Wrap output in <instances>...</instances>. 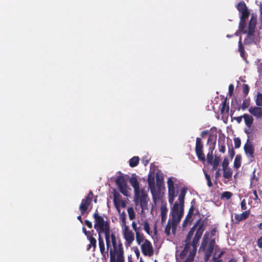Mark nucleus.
<instances>
[{
    "label": "nucleus",
    "instance_id": "obj_16",
    "mask_svg": "<svg viewBox=\"0 0 262 262\" xmlns=\"http://www.w3.org/2000/svg\"><path fill=\"white\" fill-rule=\"evenodd\" d=\"M167 211L166 203L162 202L160 206V215L162 222H165L166 220Z\"/></svg>",
    "mask_w": 262,
    "mask_h": 262
},
{
    "label": "nucleus",
    "instance_id": "obj_17",
    "mask_svg": "<svg viewBox=\"0 0 262 262\" xmlns=\"http://www.w3.org/2000/svg\"><path fill=\"white\" fill-rule=\"evenodd\" d=\"M249 112L256 118H259L262 117V107H250L249 109Z\"/></svg>",
    "mask_w": 262,
    "mask_h": 262
},
{
    "label": "nucleus",
    "instance_id": "obj_32",
    "mask_svg": "<svg viewBox=\"0 0 262 262\" xmlns=\"http://www.w3.org/2000/svg\"><path fill=\"white\" fill-rule=\"evenodd\" d=\"M195 226L193 227L191 229L190 231L189 232V233L187 235V236L186 237V243H189L190 242V240L194 233V232L195 230Z\"/></svg>",
    "mask_w": 262,
    "mask_h": 262
},
{
    "label": "nucleus",
    "instance_id": "obj_26",
    "mask_svg": "<svg viewBox=\"0 0 262 262\" xmlns=\"http://www.w3.org/2000/svg\"><path fill=\"white\" fill-rule=\"evenodd\" d=\"M144 230L149 235L152 234V231L150 230L149 225L147 221H144L142 224Z\"/></svg>",
    "mask_w": 262,
    "mask_h": 262
},
{
    "label": "nucleus",
    "instance_id": "obj_50",
    "mask_svg": "<svg viewBox=\"0 0 262 262\" xmlns=\"http://www.w3.org/2000/svg\"><path fill=\"white\" fill-rule=\"evenodd\" d=\"M82 230H83V232L85 233V235L87 234V232L86 231V229L85 228H82Z\"/></svg>",
    "mask_w": 262,
    "mask_h": 262
},
{
    "label": "nucleus",
    "instance_id": "obj_57",
    "mask_svg": "<svg viewBox=\"0 0 262 262\" xmlns=\"http://www.w3.org/2000/svg\"><path fill=\"white\" fill-rule=\"evenodd\" d=\"M245 108V107H244V106L242 107V108H243V109H244Z\"/></svg>",
    "mask_w": 262,
    "mask_h": 262
},
{
    "label": "nucleus",
    "instance_id": "obj_40",
    "mask_svg": "<svg viewBox=\"0 0 262 262\" xmlns=\"http://www.w3.org/2000/svg\"><path fill=\"white\" fill-rule=\"evenodd\" d=\"M241 208L242 210L246 209V203L245 200H243L241 202Z\"/></svg>",
    "mask_w": 262,
    "mask_h": 262
},
{
    "label": "nucleus",
    "instance_id": "obj_2",
    "mask_svg": "<svg viewBox=\"0 0 262 262\" xmlns=\"http://www.w3.org/2000/svg\"><path fill=\"white\" fill-rule=\"evenodd\" d=\"M216 230L213 229L204 234L199 251H205V260L208 261L212 255V262H223L219 259L223 253L217 245L215 244Z\"/></svg>",
    "mask_w": 262,
    "mask_h": 262
},
{
    "label": "nucleus",
    "instance_id": "obj_29",
    "mask_svg": "<svg viewBox=\"0 0 262 262\" xmlns=\"http://www.w3.org/2000/svg\"><path fill=\"white\" fill-rule=\"evenodd\" d=\"M139 158L138 157H134L129 160V165L133 167L137 165L139 163Z\"/></svg>",
    "mask_w": 262,
    "mask_h": 262
},
{
    "label": "nucleus",
    "instance_id": "obj_13",
    "mask_svg": "<svg viewBox=\"0 0 262 262\" xmlns=\"http://www.w3.org/2000/svg\"><path fill=\"white\" fill-rule=\"evenodd\" d=\"M203 144L201 143V139L199 138L196 140L195 151L199 159L203 161H205V156L203 152Z\"/></svg>",
    "mask_w": 262,
    "mask_h": 262
},
{
    "label": "nucleus",
    "instance_id": "obj_18",
    "mask_svg": "<svg viewBox=\"0 0 262 262\" xmlns=\"http://www.w3.org/2000/svg\"><path fill=\"white\" fill-rule=\"evenodd\" d=\"M244 149L247 155L251 158L253 157L254 147L252 144L247 143L244 146Z\"/></svg>",
    "mask_w": 262,
    "mask_h": 262
},
{
    "label": "nucleus",
    "instance_id": "obj_53",
    "mask_svg": "<svg viewBox=\"0 0 262 262\" xmlns=\"http://www.w3.org/2000/svg\"><path fill=\"white\" fill-rule=\"evenodd\" d=\"M245 132L246 133H247V134H249V130H247L246 129L245 130Z\"/></svg>",
    "mask_w": 262,
    "mask_h": 262
},
{
    "label": "nucleus",
    "instance_id": "obj_48",
    "mask_svg": "<svg viewBox=\"0 0 262 262\" xmlns=\"http://www.w3.org/2000/svg\"><path fill=\"white\" fill-rule=\"evenodd\" d=\"M244 92L247 93L248 91V87L247 85H245Z\"/></svg>",
    "mask_w": 262,
    "mask_h": 262
},
{
    "label": "nucleus",
    "instance_id": "obj_22",
    "mask_svg": "<svg viewBox=\"0 0 262 262\" xmlns=\"http://www.w3.org/2000/svg\"><path fill=\"white\" fill-rule=\"evenodd\" d=\"M221 161V158L220 156H215L214 158L209 163L212 166V168L214 170L216 169Z\"/></svg>",
    "mask_w": 262,
    "mask_h": 262
},
{
    "label": "nucleus",
    "instance_id": "obj_51",
    "mask_svg": "<svg viewBox=\"0 0 262 262\" xmlns=\"http://www.w3.org/2000/svg\"><path fill=\"white\" fill-rule=\"evenodd\" d=\"M259 229H262V223L259 225Z\"/></svg>",
    "mask_w": 262,
    "mask_h": 262
},
{
    "label": "nucleus",
    "instance_id": "obj_9",
    "mask_svg": "<svg viewBox=\"0 0 262 262\" xmlns=\"http://www.w3.org/2000/svg\"><path fill=\"white\" fill-rule=\"evenodd\" d=\"M121 229L123 236L125 241V245L130 246L135 240L134 233L130 230L129 226Z\"/></svg>",
    "mask_w": 262,
    "mask_h": 262
},
{
    "label": "nucleus",
    "instance_id": "obj_10",
    "mask_svg": "<svg viewBox=\"0 0 262 262\" xmlns=\"http://www.w3.org/2000/svg\"><path fill=\"white\" fill-rule=\"evenodd\" d=\"M237 8L241 13V21L239 23H245L246 19L249 17L250 14L245 3L244 2L239 3L237 5Z\"/></svg>",
    "mask_w": 262,
    "mask_h": 262
},
{
    "label": "nucleus",
    "instance_id": "obj_6",
    "mask_svg": "<svg viewBox=\"0 0 262 262\" xmlns=\"http://www.w3.org/2000/svg\"><path fill=\"white\" fill-rule=\"evenodd\" d=\"M137 243L140 246L141 252L146 256L151 257L154 250L151 243L146 239L141 233H137Z\"/></svg>",
    "mask_w": 262,
    "mask_h": 262
},
{
    "label": "nucleus",
    "instance_id": "obj_25",
    "mask_svg": "<svg viewBox=\"0 0 262 262\" xmlns=\"http://www.w3.org/2000/svg\"><path fill=\"white\" fill-rule=\"evenodd\" d=\"M120 220H121L120 225L121 228L128 226L126 224V214L124 212H123L120 214Z\"/></svg>",
    "mask_w": 262,
    "mask_h": 262
},
{
    "label": "nucleus",
    "instance_id": "obj_4",
    "mask_svg": "<svg viewBox=\"0 0 262 262\" xmlns=\"http://www.w3.org/2000/svg\"><path fill=\"white\" fill-rule=\"evenodd\" d=\"M129 183L133 187L134 191V202L136 206L139 205L141 208V213L147 209V205L149 199L147 191L140 186V182L137 176L132 174L129 179Z\"/></svg>",
    "mask_w": 262,
    "mask_h": 262
},
{
    "label": "nucleus",
    "instance_id": "obj_8",
    "mask_svg": "<svg viewBox=\"0 0 262 262\" xmlns=\"http://www.w3.org/2000/svg\"><path fill=\"white\" fill-rule=\"evenodd\" d=\"M116 184L119 191L124 195L128 196L130 195L131 188L127 184V181L125 177L122 175L118 176L116 180Z\"/></svg>",
    "mask_w": 262,
    "mask_h": 262
},
{
    "label": "nucleus",
    "instance_id": "obj_27",
    "mask_svg": "<svg viewBox=\"0 0 262 262\" xmlns=\"http://www.w3.org/2000/svg\"><path fill=\"white\" fill-rule=\"evenodd\" d=\"M223 170V177L229 179L232 174V172L230 168L224 169Z\"/></svg>",
    "mask_w": 262,
    "mask_h": 262
},
{
    "label": "nucleus",
    "instance_id": "obj_28",
    "mask_svg": "<svg viewBox=\"0 0 262 262\" xmlns=\"http://www.w3.org/2000/svg\"><path fill=\"white\" fill-rule=\"evenodd\" d=\"M127 213L128 214L129 219L130 220H133L135 219V212L133 207H128L127 208Z\"/></svg>",
    "mask_w": 262,
    "mask_h": 262
},
{
    "label": "nucleus",
    "instance_id": "obj_1",
    "mask_svg": "<svg viewBox=\"0 0 262 262\" xmlns=\"http://www.w3.org/2000/svg\"><path fill=\"white\" fill-rule=\"evenodd\" d=\"M94 228L98 232L100 251L102 258L106 259L109 255L111 262H123V247L121 241L111 231L108 219L96 212Z\"/></svg>",
    "mask_w": 262,
    "mask_h": 262
},
{
    "label": "nucleus",
    "instance_id": "obj_12",
    "mask_svg": "<svg viewBox=\"0 0 262 262\" xmlns=\"http://www.w3.org/2000/svg\"><path fill=\"white\" fill-rule=\"evenodd\" d=\"M148 183L149 188H150L151 193L152 195L153 201L156 203L159 196L158 193L156 192L155 177L149 175L148 179Z\"/></svg>",
    "mask_w": 262,
    "mask_h": 262
},
{
    "label": "nucleus",
    "instance_id": "obj_20",
    "mask_svg": "<svg viewBox=\"0 0 262 262\" xmlns=\"http://www.w3.org/2000/svg\"><path fill=\"white\" fill-rule=\"evenodd\" d=\"M244 119L245 120V122L247 126L248 127H250L253 122V118L252 116L248 115V114H244Z\"/></svg>",
    "mask_w": 262,
    "mask_h": 262
},
{
    "label": "nucleus",
    "instance_id": "obj_36",
    "mask_svg": "<svg viewBox=\"0 0 262 262\" xmlns=\"http://www.w3.org/2000/svg\"><path fill=\"white\" fill-rule=\"evenodd\" d=\"M132 226L134 230L136 232V239H137V233H140L138 231V228L137 227V224L136 222H133Z\"/></svg>",
    "mask_w": 262,
    "mask_h": 262
},
{
    "label": "nucleus",
    "instance_id": "obj_7",
    "mask_svg": "<svg viewBox=\"0 0 262 262\" xmlns=\"http://www.w3.org/2000/svg\"><path fill=\"white\" fill-rule=\"evenodd\" d=\"M168 189V202L171 204L178 192V181L174 177L169 178L167 180Z\"/></svg>",
    "mask_w": 262,
    "mask_h": 262
},
{
    "label": "nucleus",
    "instance_id": "obj_34",
    "mask_svg": "<svg viewBox=\"0 0 262 262\" xmlns=\"http://www.w3.org/2000/svg\"><path fill=\"white\" fill-rule=\"evenodd\" d=\"M229 165V160L227 158H225L224 159V161L222 163V167L223 169H226V168H230L228 167Z\"/></svg>",
    "mask_w": 262,
    "mask_h": 262
},
{
    "label": "nucleus",
    "instance_id": "obj_46",
    "mask_svg": "<svg viewBox=\"0 0 262 262\" xmlns=\"http://www.w3.org/2000/svg\"><path fill=\"white\" fill-rule=\"evenodd\" d=\"M187 246H188V244H187L185 247V248L183 250V251H182V252L181 253V255H185L187 252Z\"/></svg>",
    "mask_w": 262,
    "mask_h": 262
},
{
    "label": "nucleus",
    "instance_id": "obj_39",
    "mask_svg": "<svg viewBox=\"0 0 262 262\" xmlns=\"http://www.w3.org/2000/svg\"><path fill=\"white\" fill-rule=\"evenodd\" d=\"M222 196L223 198H225L227 199H229L232 196V193L230 192L226 191L223 193Z\"/></svg>",
    "mask_w": 262,
    "mask_h": 262
},
{
    "label": "nucleus",
    "instance_id": "obj_23",
    "mask_svg": "<svg viewBox=\"0 0 262 262\" xmlns=\"http://www.w3.org/2000/svg\"><path fill=\"white\" fill-rule=\"evenodd\" d=\"M172 228H173V225L171 223V220H170L169 219L167 225H166L165 229V232L166 233V234L167 235H170V233H171L170 230H171V229L172 230ZM176 230V229L175 230H174L173 231L172 230V232L173 234L174 233Z\"/></svg>",
    "mask_w": 262,
    "mask_h": 262
},
{
    "label": "nucleus",
    "instance_id": "obj_59",
    "mask_svg": "<svg viewBox=\"0 0 262 262\" xmlns=\"http://www.w3.org/2000/svg\"><path fill=\"white\" fill-rule=\"evenodd\" d=\"M154 262H157V261L156 260H155L154 261Z\"/></svg>",
    "mask_w": 262,
    "mask_h": 262
},
{
    "label": "nucleus",
    "instance_id": "obj_44",
    "mask_svg": "<svg viewBox=\"0 0 262 262\" xmlns=\"http://www.w3.org/2000/svg\"><path fill=\"white\" fill-rule=\"evenodd\" d=\"M85 225H86L89 228H92V223H91L90 221H88V220H86V221H85Z\"/></svg>",
    "mask_w": 262,
    "mask_h": 262
},
{
    "label": "nucleus",
    "instance_id": "obj_38",
    "mask_svg": "<svg viewBox=\"0 0 262 262\" xmlns=\"http://www.w3.org/2000/svg\"><path fill=\"white\" fill-rule=\"evenodd\" d=\"M205 176L206 180H207V184L209 187H211L212 185L210 176L206 172H205Z\"/></svg>",
    "mask_w": 262,
    "mask_h": 262
},
{
    "label": "nucleus",
    "instance_id": "obj_56",
    "mask_svg": "<svg viewBox=\"0 0 262 262\" xmlns=\"http://www.w3.org/2000/svg\"><path fill=\"white\" fill-rule=\"evenodd\" d=\"M229 262H235V261L234 259H231Z\"/></svg>",
    "mask_w": 262,
    "mask_h": 262
},
{
    "label": "nucleus",
    "instance_id": "obj_41",
    "mask_svg": "<svg viewBox=\"0 0 262 262\" xmlns=\"http://www.w3.org/2000/svg\"><path fill=\"white\" fill-rule=\"evenodd\" d=\"M134 251L136 254V255L137 256V258H139V257L140 256V251L139 250V249H138L137 247H134Z\"/></svg>",
    "mask_w": 262,
    "mask_h": 262
},
{
    "label": "nucleus",
    "instance_id": "obj_35",
    "mask_svg": "<svg viewBox=\"0 0 262 262\" xmlns=\"http://www.w3.org/2000/svg\"><path fill=\"white\" fill-rule=\"evenodd\" d=\"M213 159V149H211V151L208 152V154H207V160L208 161V162L209 163L211 160H212Z\"/></svg>",
    "mask_w": 262,
    "mask_h": 262
},
{
    "label": "nucleus",
    "instance_id": "obj_5",
    "mask_svg": "<svg viewBox=\"0 0 262 262\" xmlns=\"http://www.w3.org/2000/svg\"><path fill=\"white\" fill-rule=\"evenodd\" d=\"M186 189L183 188L181 189L178 200L173 204L170 210V220L173 225L172 231L176 229V226L181 220L184 211V199L186 195Z\"/></svg>",
    "mask_w": 262,
    "mask_h": 262
},
{
    "label": "nucleus",
    "instance_id": "obj_21",
    "mask_svg": "<svg viewBox=\"0 0 262 262\" xmlns=\"http://www.w3.org/2000/svg\"><path fill=\"white\" fill-rule=\"evenodd\" d=\"M193 210H194V207L193 206H191L190 208L189 209V210L188 213L186 217V219L183 222V226H186L187 224L189 222L191 221V216H192V214H193Z\"/></svg>",
    "mask_w": 262,
    "mask_h": 262
},
{
    "label": "nucleus",
    "instance_id": "obj_55",
    "mask_svg": "<svg viewBox=\"0 0 262 262\" xmlns=\"http://www.w3.org/2000/svg\"><path fill=\"white\" fill-rule=\"evenodd\" d=\"M254 195H255V198H257V194H256V191H254Z\"/></svg>",
    "mask_w": 262,
    "mask_h": 262
},
{
    "label": "nucleus",
    "instance_id": "obj_30",
    "mask_svg": "<svg viewBox=\"0 0 262 262\" xmlns=\"http://www.w3.org/2000/svg\"><path fill=\"white\" fill-rule=\"evenodd\" d=\"M241 157L237 155L234 159V167L235 168H238L241 166Z\"/></svg>",
    "mask_w": 262,
    "mask_h": 262
},
{
    "label": "nucleus",
    "instance_id": "obj_3",
    "mask_svg": "<svg viewBox=\"0 0 262 262\" xmlns=\"http://www.w3.org/2000/svg\"><path fill=\"white\" fill-rule=\"evenodd\" d=\"M256 24V17L253 14H252L248 25L245 23L239 24L238 32L242 34L239 41V48L242 56L244 55V49L241 44L242 38L244 43L247 45L256 43L260 39L259 33L255 29Z\"/></svg>",
    "mask_w": 262,
    "mask_h": 262
},
{
    "label": "nucleus",
    "instance_id": "obj_58",
    "mask_svg": "<svg viewBox=\"0 0 262 262\" xmlns=\"http://www.w3.org/2000/svg\"><path fill=\"white\" fill-rule=\"evenodd\" d=\"M140 262H143V261L142 260V259H141V260H140Z\"/></svg>",
    "mask_w": 262,
    "mask_h": 262
},
{
    "label": "nucleus",
    "instance_id": "obj_37",
    "mask_svg": "<svg viewBox=\"0 0 262 262\" xmlns=\"http://www.w3.org/2000/svg\"><path fill=\"white\" fill-rule=\"evenodd\" d=\"M234 143L235 148H238L240 147L241 140L239 138H235L234 139Z\"/></svg>",
    "mask_w": 262,
    "mask_h": 262
},
{
    "label": "nucleus",
    "instance_id": "obj_47",
    "mask_svg": "<svg viewBox=\"0 0 262 262\" xmlns=\"http://www.w3.org/2000/svg\"><path fill=\"white\" fill-rule=\"evenodd\" d=\"M220 151L222 152V153H224L225 151V147L224 146H221L220 148V149H219Z\"/></svg>",
    "mask_w": 262,
    "mask_h": 262
},
{
    "label": "nucleus",
    "instance_id": "obj_24",
    "mask_svg": "<svg viewBox=\"0 0 262 262\" xmlns=\"http://www.w3.org/2000/svg\"><path fill=\"white\" fill-rule=\"evenodd\" d=\"M88 239L90 241V244L88 246L87 250H89L91 246H92L93 247L94 250H95L96 247V239L92 236L88 237Z\"/></svg>",
    "mask_w": 262,
    "mask_h": 262
},
{
    "label": "nucleus",
    "instance_id": "obj_15",
    "mask_svg": "<svg viewBox=\"0 0 262 262\" xmlns=\"http://www.w3.org/2000/svg\"><path fill=\"white\" fill-rule=\"evenodd\" d=\"M204 229L203 226H200L198 229V230L195 234L194 237L193 239L192 242V245L193 247V251H195V247H196V245L201 238V237L202 235V234L204 232Z\"/></svg>",
    "mask_w": 262,
    "mask_h": 262
},
{
    "label": "nucleus",
    "instance_id": "obj_49",
    "mask_svg": "<svg viewBox=\"0 0 262 262\" xmlns=\"http://www.w3.org/2000/svg\"><path fill=\"white\" fill-rule=\"evenodd\" d=\"M260 19L262 21V5H260Z\"/></svg>",
    "mask_w": 262,
    "mask_h": 262
},
{
    "label": "nucleus",
    "instance_id": "obj_52",
    "mask_svg": "<svg viewBox=\"0 0 262 262\" xmlns=\"http://www.w3.org/2000/svg\"><path fill=\"white\" fill-rule=\"evenodd\" d=\"M215 175H216V176H219L220 175L219 171H216L215 173Z\"/></svg>",
    "mask_w": 262,
    "mask_h": 262
},
{
    "label": "nucleus",
    "instance_id": "obj_19",
    "mask_svg": "<svg viewBox=\"0 0 262 262\" xmlns=\"http://www.w3.org/2000/svg\"><path fill=\"white\" fill-rule=\"evenodd\" d=\"M249 214L250 210H247L239 214H235L234 217L237 222H239L247 218Z\"/></svg>",
    "mask_w": 262,
    "mask_h": 262
},
{
    "label": "nucleus",
    "instance_id": "obj_11",
    "mask_svg": "<svg viewBox=\"0 0 262 262\" xmlns=\"http://www.w3.org/2000/svg\"><path fill=\"white\" fill-rule=\"evenodd\" d=\"M93 193L90 191L85 199L82 200L81 203L79 206V209L82 214L86 212L92 202L93 198Z\"/></svg>",
    "mask_w": 262,
    "mask_h": 262
},
{
    "label": "nucleus",
    "instance_id": "obj_43",
    "mask_svg": "<svg viewBox=\"0 0 262 262\" xmlns=\"http://www.w3.org/2000/svg\"><path fill=\"white\" fill-rule=\"evenodd\" d=\"M233 90H234L233 85L232 84H230V85L229 86V93L230 94V95H232Z\"/></svg>",
    "mask_w": 262,
    "mask_h": 262
},
{
    "label": "nucleus",
    "instance_id": "obj_54",
    "mask_svg": "<svg viewBox=\"0 0 262 262\" xmlns=\"http://www.w3.org/2000/svg\"><path fill=\"white\" fill-rule=\"evenodd\" d=\"M77 219L80 221L81 222V216H79L77 217Z\"/></svg>",
    "mask_w": 262,
    "mask_h": 262
},
{
    "label": "nucleus",
    "instance_id": "obj_14",
    "mask_svg": "<svg viewBox=\"0 0 262 262\" xmlns=\"http://www.w3.org/2000/svg\"><path fill=\"white\" fill-rule=\"evenodd\" d=\"M114 202L118 211L120 213V209L125 208L126 206L127 202L125 200H122L120 196L115 195Z\"/></svg>",
    "mask_w": 262,
    "mask_h": 262
},
{
    "label": "nucleus",
    "instance_id": "obj_42",
    "mask_svg": "<svg viewBox=\"0 0 262 262\" xmlns=\"http://www.w3.org/2000/svg\"><path fill=\"white\" fill-rule=\"evenodd\" d=\"M243 118H244V115L235 117L234 119L238 123H241Z\"/></svg>",
    "mask_w": 262,
    "mask_h": 262
},
{
    "label": "nucleus",
    "instance_id": "obj_33",
    "mask_svg": "<svg viewBox=\"0 0 262 262\" xmlns=\"http://www.w3.org/2000/svg\"><path fill=\"white\" fill-rule=\"evenodd\" d=\"M195 251L193 250L192 252H191L188 257L184 262H193V260L195 255Z\"/></svg>",
    "mask_w": 262,
    "mask_h": 262
},
{
    "label": "nucleus",
    "instance_id": "obj_45",
    "mask_svg": "<svg viewBox=\"0 0 262 262\" xmlns=\"http://www.w3.org/2000/svg\"><path fill=\"white\" fill-rule=\"evenodd\" d=\"M257 244L259 247L262 248V237L258 240Z\"/></svg>",
    "mask_w": 262,
    "mask_h": 262
},
{
    "label": "nucleus",
    "instance_id": "obj_31",
    "mask_svg": "<svg viewBox=\"0 0 262 262\" xmlns=\"http://www.w3.org/2000/svg\"><path fill=\"white\" fill-rule=\"evenodd\" d=\"M256 104L258 106H262V94L258 93L255 100Z\"/></svg>",
    "mask_w": 262,
    "mask_h": 262
}]
</instances>
